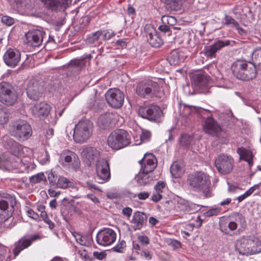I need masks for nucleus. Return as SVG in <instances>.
Returning <instances> with one entry per match:
<instances>
[{
	"mask_svg": "<svg viewBox=\"0 0 261 261\" xmlns=\"http://www.w3.org/2000/svg\"><path fill=\"white\" fill-rule=\"evenodd\" d=\"M100 34V37L104 41L110 40L111 38L115 36V33L114 32H110L109 30H99Z\"/></svg>",
	"mask_w": 261,
	"mask_h": 261,
	"instance_id": "obj_44",
	"label": "nucleus"
},
{
	"mask_svg": "<svg viewBox=\"0 0 261 261\" xmlns=\"http://www.w3.org/2000/svg\"><path fill=\"white\" fill-rule=\"evenodd\" d=\"M96 172L99 182L108 181L110 178V171L108 162L105 159H100L96 163Z\"/></svg>",
	"mask_w": 261,
	"mask_h": 261,
	"instance_id": "obj_17",
	"label": "nucleus"
},
{
	"mask_svg": "<svg viewBox=\"0 0 261 261\" xmlns=\"http://www.w3.org/2000/svg\"><path fill=\"white\" fill-rule=\"evenodd\" d=\"M44 6L51 9L57 10L58 9H66L71 3L72 0H40Z\"/></svg>",
	"mask_w": 261,
	"mask_h": 261,
	"instance_id": "obj_28",
	"label": "nucleus"
},
{
	"mask_svg": "<svg viewBox=\"0 0 261 261\" xmlns=\"http://www.w3.org/2000/svg\"><path fill=\"white\" fill-rule=\"evenodd\" d=\"M9 132L11 136L20 141L27 140L32 135L31 125L26 120L22 119L12 122L9 125Z\"/></svg>",
	"mask_w": 261,
	"mask_h": 261,
	"instance_id": "obj_5",
	"label": "nucleus"
},
{
	"mask_svg": "<svg viewBox=\"0 0 261 261\" xmlns=\"http://www.w3.org/2000/svg\"><path fill=\"white\" fill-rule=\"evenodd\" d=\"M106 99L109 105L112 108L118 109L124 102V94L117 88L110 89L105 94Z\"/></svg>",
	"mask_w": 261,
	"mask_h": 261,
	"instance_id": "obj_13",
	"label": "nucleus"
},
{
	"mask_svg": "<svg viewBox=\"0 0 261 261\" xmlns=\"http://www.w3.org/2000/svg\"><path fill=\"white\" fill-rule=\"evenodd\" d=\"M193 139L190 135L185 134L181 135L179 139V143L183 146H188L192 142Z\"/></svg>",
	"mask_w": 261,
	"mask_h": 261,
	"instance_id": "obj_43",
	"label": "nucleus"
},
{
	"mask_svg": "<svg viewBox=\"0 0 261 261\" xmlns=\"http://www.w3.org/2000/svg\"><path fill=\"white\" fill-rule=\"evenodd\" d=\"M100 37V34L99 33V31H97L89 35L87 38V40L89 43H94L96 41H98Z\"/></svg>",
	"mask_w": 261,
	"mask_h": 261,
	"instance_id": "obj_51",
	"label": "nucleus"
},
{
	"mask_svg": "<svg viewBox=\"0 0 261 261\" xmlns=\"http://www.w3.org/2000/svg\"><path fill=\"white\" fill-rule=\"evenodd\" d=\"M236 250L243 255H253L261 252V240L254 234H247L238 239Z\"/></svg>",
	"mask_w": 261,
	"mask_h": 261,
	"instance_id": "obj_1",
	"label": "nucleus"
},
{
	"mask_svg": "<svg viewBox=\"0 0 261 261\" xmlns=\"http://www.w3.org/2000/svg\"><path fill=\"white\" fill-rule=\"evenodd\" d=\"M72 182L67 178L62 176H59L55 188L66 189L72 185Z\"/></svg>",
	"mask_w": 261,
	"mask_h": 261,
	"instance_id": "obj_37",
	"label": "nucleus"
},
{
	"mask_svg": "<svg viewBox=\"0 0 261 261\" xmlns=\"http://www.w3.org/2000/svg\"><path fill=\"white\" fill-rule=\"evenodd\" d=\"M45 35V32L42 30H30L25 35L26 42L31 46L38 47L42 44Z\"/></svg>",
	"mask_w": 261,
	"mask_h": 261,
	"instance_id": "obj_22",
	"label": "nucleus"
},
{
	"mask_svg": "<svg viewBox=\"0 0 261 261\" xmlns=\"http://www.w3.org/2000/svg\"><path fill=\"white\" fill-rule=\"evenodd\" d=\"M147 217L144 213L137 211L134 213L131 223L134 230H139L145 224Z\"/></svg>",
	"mask_w": 261,
	"mask_h": 261,
	"instance_id": "obj_29",
	"label": "nucleus"
},
{
	"mask_svg": "<svg viewBox=\"0 0 261 261\" xmlns=\"http://www.w3.org/2000/svg\"><path fill=\"white\" fill-rule=\"evenodd\" d=\"M81 156L83 161L89 166L97 163L100 160L99 151L92 147L83 148Z\"/></svg>",
	"mask_w": 261,
	"mask_h": 261,
	"instance_id": "obj_18",
	"label": "nucleus"
},
{
	"mask_svg": "<svg viewBox=\"0 0 261 261\" xmlns=\"http://www.w3.org/2000/svg\"><path fill=\"white\" fill-rule=\"evenodd\" d=\"M138 254L146 260H150L152 257V253L146 249L138 252Z\"/></svg>",
	"mask_w": 261,
	"mask_h": 261,
	"instance_id": "obj_52",
	"label": "nucleus"
},
{
	"mask_svg": "<svg viewBox=\"0 0 261 261\" xmlns=\"http://www.w3.org/2000/svg\"><path fill=\"white\" fill-rule=\"evenodd\" d=\"M59 163L64 167L77 169L80 167V161L77 155L73 152L65 150L60 154Z\"/></svg>",
	"mask_w": 261,
	"mask_h": 261,
	"instance_id": "obj_9",
	"label": "nucleus"
},
{
	"mask_svg": "<svg viewBox=\"0 0 261 261\" xmlns=\"http://www.w3.org/2000/svg\"><path fill=\"white\" fill-rule=\"evenodd\" d=\"M223 22L225 25H232L235 28H238L239 25L238 22L231 16L225 15L223 19Z\"/></svg>",
	"mask_w": 261,
	"mask_h": 261,
	"instance_id": "obj_47",
	"label": "nucleus"
},
{
	"mask_svg": "<svg viewBox=\"0 0 261 261\" xmlns=\"http://www.w3.org/2000/svg\"><path fill=\"white\" fill-rule=\"evenodd\" d=\"M17 95L15 91L10 89L6 83L0 84V101L6 105H12L16 101Z\"/></svg>",
	"mask_w": 261,
	"mask_h": 261,
	"instance_id": "obj_14",
	"label": "nucleus"
},
{
	"mask_svg": "<svg viewBox=\"0 0 261 261\" xmlns=\"http://www.w3.org/2000/svg\"><path fill=\"white\" fill-rule=\"evenodd\" d=\"M220 208L215 207L213 208L209 211L206 212L204 215L206 217H212L213 216L217 215L220 212Z\"/></svg>",
	"mask_w": 261,
	"mask_h": 261,
	"instance_id": "obj_56",
	"label": "nucleus"
},
{
	"mask_svg": "<svg viewBox=\"0 0 261 261\" xmlns=\"http://www.w3.org/2000/svg\"><path fill=\"white\" fill-rule=\"evenodd\" d=\"M45 179L43 173H39L30 177V181L32 184H37Z\"/></svg>",
	"mask_w": 261,
	"mask_h": 261,
	"instance_id": "obj_45",
	"label": "nucleus"
},
{
	"mask_svg": "<svg viewBox=\"0 0 261 261\" xmlns=\"http://www.w3.org/2000/svg\"><path fill=\"white\" fill-rule=\"evenodd\" d=\"M116 238V233L114 230L110 228H105L97 233L96 241L101 246H107L113 244Z\"/></svg>",
	"mask_w": 261,
	"mask_h": 261,
	"instance_id": "obj_15",
	"label": "nucleus"
},
{
	"mask_svg": "<svg viewBox=\"0 0 261 261\" xmlns=\"http://www.w3.org/2000/svg\"><path fill=\"white\" fill-rule=\"evenodd\" d=\"M41 239L42 237L38 234L24 236L21 238L15 243V247L13 250L14 255L15 256L18 255L22 250L30 246L33 242Z\"/></svg>",
	"mask_w": 261,
	"mask_h": 261,
	"instance_id": "obj_16",
	"label": "nucleus"
},
{
	"mask_svg": "<svg viewBox=\"0 0 261 261\" xmlns=\"http://www.w3.org/2000/svg\"><path fill=\"white\" fill-rule=\"evenodd\" d=\"M162 194L158 192H156L154 190L151 197V200L153 202H157L159 200H160L162 198Z\"/></svg>",
	"mask_w": 261,
	"mask_h": 261,
	"instance_id": "obj_60",
	"label": "nucleus"
},
{
	"mask_svg": "<svg viewBox=\"0 0 261 261\" xmlns=\"http://www.w3.org/2000/svg\"><path fill=\"white\" fill-rule=\"evenodd\" d=\"M93 255L94 256L99 259L102 260L106 256V253L105 252H98V251H95L93 252Z\"/></svg>",
	"mask_w": 261,
	"mask_h": 261,
	"instance_id": "obj_63",
	"label": "nucleus"
},
{
	"mask_svg": "<svg viewBox=\"0 0 261 261\" xmlns=\"http://www.w3.org/2000/svg\"><path fill=\"white\" fill-rule=\"evenodd\" d=\"M36 210L38 212L40 213V217H45L46 215L47 214L45 212V206L42 204H37L36 205Z\"/></svg>",
	"mask_w": 261,
	"mask_h": 261,
	"instance_id": "obj_55",
	"label": "nucleus"
},
{
	"mask_svg": "<svg viewBox=\"0 0 261 261\" xmlns=\"http://www.w3.org/2000/svg\"><path fill=\"white\" fill-rule=\"evenodd\" d=\"M164 81L162 79L154 77L140 82L136 86V94L142 98H151L156 96L161 91Z\"/></svg>",
	"mask_w": 261,
	"mask_h": 261,
	"instance_id": "obj_2",
	"label": "nucleus"
},
{
	"mask_svg": "<svg viewBox=\"0 0 261 261\" xmlns=\"http://www.w3.org/2000/svg\"><path fill=\"white\" fill-rule=\"evenodd\" d=\"M70 66L75 67H81L84 64L83 59H74L70 61L69 63Z\"/></svg>",
	"mask_w": 261,
	"mask_h": 261,
	"instance_id": "obj_58",
	"label": "nucleus"
},
{
	"mask_svg": "<svg viewBox=\"0 0 261 261\" xmlns=\"http://www.w3.org/2000/svg\"><path fill=\"white\" fill-rule=\"evenodd\" d=\"M20 53L16 49H9L4 56L5 63L9 67H15L19 62Z\"/></svg>",
	"mask_w": 261,
	"mask_h": 261,
	"instance_id": "obj_25",
	"label": "nucleus"
},
{
	"mask_svg": "<svg viewBox=\"0 0 261 261\" xmlns=\"http://www.w3.org/2000/svg\"><path fill=\"white\" fill-rule=\"evenodd\" d=\"M151 137V134L150 132L143 130L142 132V134L140 136V141L138 143H136V145H139L142 142H145L148 141Z\"/></svg>",
	"mask_w": 261,
	"mask_h": 261,
	"instance_id": "obj_48",
	"label": "nucleus"
},
{
	"mask_svg": "<svg viewBox=\"0 0 261 261\" xmlns=\"http://www.w3.org/2000/svg\"><path fill=\"white\" fill-rule=\"evenodd\" d=\"M149 196V193L148 192H142L137 194V197L140 200H145Z\"/></svg>",
	"mask_w": 261,
	"mask_h": 261,
	"instance_id": "obj_64",
	"label": "nucleus"
},
{
	"mask_svg": "<svg viewBox=\"0 0 261 261\" xmlns=\"http://www.w3.org/2000/svg\"><path fill=\"white\" fill-rule=\"evenodd\" d=\"M139 242L143 245H147L149 243V239L145 235H141L138 237Z\"/></svg>",
	"mask_w": 261,
	"mask_h": 261,
	"instance_id": "obj_59",
	"label": "nucleus"
},
{
	"mask_svg": "<svg viewBox=\"0 0 261 261\" xmlns=\"http://www.w3.org/2000/svg\"><path fill=\"white\" fill-rule=\"evenodd\" d=\"M252 58L254 62L257 64L261 69V47H256L252 52Z\"/></svg>",
	"mask_w": 261,
	"mask_h": 261,
	"instance_id": "obj_38",
	"label": "nucleus"
},
{
	"mask_svg": "<svg viewBox=\"0 0 261 261\" xmlns=\"http://www.w3.org/2000/svg\"><path fill=\"white\" fill-rule=\"evenodd\" d=\"M237 152L239 154L240 159L243 160L248 163L250 167L253 165V157L252 152L244 147L238 148Z\"/></svg>",
	"mask_w": 261,
	"mask_h": 261,
	"instance_id": "obj_31",
	"label": "nucleus"
},
{
	"mask_svg": "<svg viewBox=\"0 0 261 261\" xmlns=\"http://www.w3.org/2000/svg\"><path fill=\"white\" fill-rule=\"evenodd\" d=\"M190 188L194 191L206 194L208 191L211 179L210 176L202 172L190 174L187 178Z\"/></svg>",
	"mask_w": 261,
	"mask_h": 261,
	"instance_id": "obj_4",
	"label": "nucleus"
},
{
	"mask_svg": "<svg viewBox=\"0 0 261 261\" xmlns=\"http://www.w3.org/2000/svg\"><path fill=\"white\" fill-rule=\"evenodd\" d=\"M75 240L77 243L82 246L86 245L87 241L85 237L82 236L81 234L76 233L73 234Z\"/></svg>",
	"mask_w": 261,
	"mask_h": 261,
	"instance_id": "obj_54",
	"label": "nucleus"
},
{
	"mask_svg": "<svg viewBox=\"0 0 261 261\" xmlns=\"http://www.w3.org/2000/svg\"><path fill=\"white\" fill-rule=\"evenodd\" d=\"M138 113L143 118L150 121L159 122L162 115V112L160 107L155 105L140 107Z\"/></svg>",
	"mask_w": 261,
	"mask_h": 261,
	"instance_id": "obj_10",
	"label": "nucleus"
},
{
	"mask_svg": "<svg viewBox=\"0 0 261 261\" xmlns=\"http://www.w3.org/2000/svg\"><path fill=\"white\" fill-rule=\"evenodd\" d=\"M27 94L30 99L37 100L41 96L42 88L35 80H31L28 84Z\"/></svg>",
	"mask_w": 261,
	"mask_h": 261,
	"instance_id": "obj_26",
	"label": "nucleus"
},
{
	"mask_svg": "<svg viewBox=\"0 0 261 261\" xmlns=\"http://www.w3.org/2000/svg\"><path fill=\"white\" fill-rule=\"evenodd\" d=\"M26 1L27 0H15V3L18 6L17 8H19V6L21 7L24 5L25 8L27 9L31 10L34 6V0L30 1V4L27 3Z\"/></svg>",
	"mask_w": 261,
	"mask_h": 261,
	"instance_id": "obj_49",
	"label": "nucleus"
},
{
	"mask_svg": "<svg viewBox=\"0 0 261 261\" xmlns=\"http://www.w3.org/2000/svg\"><path fill=\"white\" fill-rule=\"evenodd\" d=\"M150 173L142 170L135 177L137 183L141 186L149 184L153 180V176L149 174Z\"/></svg>",
	"mask_w": 261,
	"mask_h": 261,
	"instance_id": "obj_32",
	"label": "nucleus"
},
{
	"mask_svg": "<svg viewBox=\"0 0 261 261\" xmlns=\"http://www.w3.org/2000/svg\"><path fill=\"white\" fill-rule=\"evenodd\" d=\"M234 160L230 155L221 154L215 159V166L219 173L223 174L229 173L233 169Z\"/></svg>",
	"mask_w": 261,
	"mask_h": 261,
	"instance_id": "obj_11",
	"label": "nucleus"
},
{
	"mask_svg": "<svg viewBox=\"0 0 261 261\" xmlns=\"http://www.w3.org/2000/svg\"><path fill=\"white\" fill-rule=\"evenodd\" d=\"M139 163L142 166L141 170L147 172H151L156 168L157 160L155 156L152 153H146Z\"/></svg>",
	"mask_w": 261,
	"mask_h": 261,
	"instance_id": "obj_27",
	"label": "nucleus"
},
{
	"mask_svg": "<svg viewBox=\"0 0 261 261\" xmlns=\"http://www.w3.org/2000/svg\"><path fill=\"white\" fill-rule=\"evenodd\" d=\"M183 107L182 111L180 112V115L183 117L189 118L190 115H193L197 112V108L195 107L184 104L180 105V109Z\"/></svg>",
	"mask_w": 261,
	"mask_h": 261,
	"instance_id": "obj_35",
	"label": "nucleus"
},
{
	"mask_svg": "<svg viewBox=\"0 0 261 261\" xmlns=\"http://www.w3.org/2000/svg\"><path fill=\"white\" fill-rule=\"evenodd\" d=\"M9 119V114L6 109H0V125L7 123Z\"/></svg>",
	"mask_w": 261,
	"mask_h": 261,
	"instance_id": "obj_41",
	"label": "nucleus"
},
{
	"mask_svg": "<svg viewBox=\"0 0 261 261\" xmlns=\"http://www.w3.org/2000/svg\"><path fill=\"white\" fill-rule=\"evenodd\" d=\"M131 137L128 133L123 129H117L112 132L108 137L107 143L114 150L123 148L130 144Z\"/></svg>",
	"mask_w": 261,
	"mask_h": 261,
	"instance_id": "obj_6",
	"label": "nucleus"
},
{
	"mask_svg": "<svg viewBox=\"0 0 261 261\" xmlns=\"http://www.w3.org/2000/svg\"><path fill=\"white\" fill-rule=\"evenodd\" d=\"M169 63L171 65H176L178 64L181 61L180 58V53L177 51L171 52L169 57Z\"/></svg>",
	"mask_w": 261,
	"mask_h": 261,
	"instance_id": "obj_40",
	"label": "nucleus"
},
{
	"mask_svg": "<svg viewBox=\"0 0 261 261\" xmlns=\"http://www.w3.org/2000/svg\"><path fill=\"white\" fill-rule=\"evenodd\" d=\"M170 173L174 178L180 177L185 173L184 164L179 161L174 162L170 167Z\"/></svg>",
	"mask_w": 261,
	"mask_h": 261,
	"instance_id": "obj_30",
	"label": "nucleus"
},
{
	"mask_svg": "<svg viewBox=\"0 0 261 261\" xmlns=\"http://www.w3.org/2000/svg\"><path fill=\"white\" fill-rule=\"evenodd\" d=\"M5 147L16 156L19 158L25 157L29 154L30 149L23 146L12 138L5 137L3 139Z\"/></svg>",
	"mask_w": 261,
	"mask_h": 261,
	"instance_id": "obj_8",
	"label": "nucleus"
},
{
	"mask_svg": "<svg viewBox=\"0 0 261 261\" xmlns=\"http://www.w3.org/2000/svg\"><path fill=\"white\" fill-rule=\"evenodd\" d=\"M230 44V41L218 40L211 45L205 46L203 50L204 55L209 58L215 57L216 53L223 47Z\"/></svg>",
	"mask_w": 261,
	"mask_h": 261,
	"instance_id": "obj_23",
	"label": "nucleus"
},
{
	"mask_svg": "<svg viewBox=\"0 0 261 261\" xmlns=\"http://www.w3.org/2000/svg\"><path fill=\"white\" fill-rule=\"evenodd\" d=\"M2 21L3 23L8 26H11L14 23V19L8 16H4L2 18Z\"/></svg>",
	"mask_w": 261,
	"mask_h": 261,
	"instance_id": "obj_57",
	"label": "nucleus"
},
{
	"mask_svg": "<svg viewBox=\"0 0 261 261\" xmlns=\"http://www.w3.org/2000/svg\"><path fill=\"white\" fill-rule=\"evenodd\" d=\"M232 73L237 79L249 81L255 78L257 70L254 63L245 60H238L231 65Z\"/></svg>",
	"mask_w": 261,
	"mask_h": 261,
	"instance_id": "obj_3",
	"label": "nucleus"
},
{
	"mask_svg": "<svg viewBox=\"0 0 261 261\" xmlns=\"http://www.w3.org/2000/svg\"><path fill=\"white\" fill-rule=\"evenodd\" d=\"M15 204V200L14 197L9 196L6 199L0 200V210L3 212H5L9 208V206H10V211H12Z\"/></svg>",
	"mask_w": 261,
	"mask_h": 261,
	"instance_id": "obj_34",
	"label": "nucleus"
},
{
	"mask_svg": "<svg viewBox=\"0 0 261 261\" xmlns=\"http://www.w3.org/2000/svg\"><path fill=\"white\" fill-rule=\"evenodd\" d=\"M245 219L242 215H238L234 221H230L228 219L222 218L219 221L220 230L226 234H229L230 231L237 229L239 224L244 228L245 226Z\"/></svg>",
	"mask_w": 261,
	"mask_h": 261,
	"instance_id": "obj_12",
	"label": "nucleus"
},
{
	"mask_svg": "<svg viewBox=\"0 0 261 261\" xmlns=\"http://www.w3.org/2000/svg\"><path fill=\"white\" fill-rule=\"evenodd\" d=\"M116 115L112 113H107L101 115L98 119V123L101 125L103 128L108 126L110 123L113 122Z\"/></svg>",
	"mask_w": 261,
	"mask_h": 261,
	"instance_id": "obj_33",
	"label": "nucleus"
},
{
	"mask_svg": "<svg viewBox=\"0 0 261 261\" xmlns=\"http://www.w3.org/2000/svg\"><path fill=\"white\" fill-rule=\"evenodd\" d=\"M204 132L213 137H219L223 132V129L218 122L213 118H206L203 125Z\"/></svg>",
	"mask_w": 261,
	"mask_h": 261,
	"instance_id": "obj_20",
	"label": "nucleus"
},
{
	"mask_svg": "<svg viewBox=\"0 0 261 261\" xmlns=\"http://www.w3.org/2000/svg\"><path fill=\"white\" fill-rule=\"evenodd\" d=\"M145 33L147 41L154 47L161 46L163 41L158 35L154 28L151 24H146L144 28Z\"/></svg>",
	"mask_w": 261,
	"mask_h": 261,
	"instance_id": "obj_21",
	"label": "nucleus"
},
{
	"mask_svg": "<svg viewBox=\"0 0 261 261\" xmlns=\"http://www.w3.org/2000/svg\"><path fill=\"white\" fill-rule=\"evenodd\" d=\"M201 207V205L194 204L180 197H178L176 200L175 208L177 211L194 213L200 210Z\"/></svg>",
	"mask_w": 261,
	"mask_h": 261,
	"instance_id": "obj_19",
	"label": "nucleus"
},
{
	"mask_svg": "<svg viewBox=\"0 0 261 261\" xmlns=\"http://www.w3.org/2000/svg\"><path fill=\"white\" fill-rule=\"evenodd\" d=\"M258 186L257 185H255L254 186L251 187L249 190L246 191L243 194L238 196L237 198L238 201L240 202L244 200L245 198L249 196L254 191L255 188H257Z\"/></svg>",
	"mask_w": 261,
	"mask_h": 261,
	"instance_id": "obj_42",
	"label": "nucleus"
},
{
	"mask_svg": "<svg viewBox=\"0 0 261 261\" xmlns=\"http://www.w3.org/2000/svg\"><path fill=\"white\" fill-rule=\"evenodd\" d=\"M158 29L160 31L164 33H168V35H170L171 34V31L169 26L166 24L160 25Z\"/></svg>",
	"mask_w": 261,
	"mask_h": 261,
	"instance_id": "obj_61",
	"label": "nucleus"
},
{
	"mask_svg": "<svg viewBox=\"0 0 261 261\" xmlns=\"http://www.w3.org/2000/svg\"><path fill=\"white\" fill-rule=\"evenodd\" d=\"M75 250L80 255V257L83 261H91V258L88 254V251L84 247L77 248L75 247Z\"/></svg>",
	"mask_w": 261,
	"mask_h": 261,
	"instance_id": "obj_39",
	"label": "nucleus"
},
{
	"mask_svg": "<svg viewBox=\"0 0 261 261\" xmlns=\"http://www.w3.org/2000/svg\"><path fill=\"white\" fill-rule=\"evenodd\" d=\"M92 123L87 119L82 120L75 125L73 133L74 140L83 143L88 140L92 134Z\"/></svg>",
	"mask_w": 261,
	"mask_h": 261,
	"instance_id": "obj_7",
	"label": "nucleus"
},
{
	"mask_svg": "<svg viewBox=\"0 0 261 261\" xmlns=\"http://www.w3.org/2000/svg\"><path fill=\"white\" fill-rule=\"evenodd\" d=\"M195 85L200 88L204 89L208 86V80L203 75L197 74L194 77Z\"/></svg>",
	"mask_w": 261,
	"mask_h": 261,
	"instance_id": "obj_36",
	"label": "nucleus"
},
{
	"mask_svg": "<svg viewBox=\"0 0 261 261\" xmlns=\"http://www.w3.org/2000/svg\"><path fill=\"white\" fill-rule=\"evenodd\" d=\"M26 212H27V215L30 218L35 220L36 221H41V217H40L38 213H37L36 212H35L32 209L27 208Z\"/></svg>",
	"mask_w": 261,
	"mask_h": 261,
	"instance_id": "obj_50",
	"label": "nucleus"
},
{
	"mask_svg": "<svg viewBox=\"0 0 261 261\" xmlns=\"http://www.w3.org/2000/svg\"><path fill=\"white\" fill-rule=\"evenodd\" d=\"M166 186L165 182L162 181H158L156 184L154 186V190L162 194L163 190L165 189Z\"/></svg>",
	"mask_w": 261,
	"mask_h": 261,
	"instance_id": "obj_53",
	"label": "nucleus"
},
{
	"mask_svg": "<svg viewBox=\"0 0 261 261\" xmlns=\"http://www.w3.org/2000/svg\"><path fill=\"white\" fill-rule=\"evenodd\" d=\"M133 210L129 207H126L122 209V213L125 216L129 218L132 215Z\"/></svg>",
	"mask_w": 261,
	"mask_h": 261,
	"instance_id": "obj_62",
	"label": "nucleus"
},
{
	"mask_svg": "<svg viewBox=\"0 0 261 261\" xmlns=\"http://www.w3.org/2000/svg\"><path fill=\"white\" fill-rule=\"evenodd\" d=\"M59 176L56 175L52 171L48 173L47 178L51 187H55Z\"/></svg>",
	"mask_w": 261,
	"mask_h": 261,
	"instance_id": "obj_46",
	"label": "nucleus"
},
{
	"mask_svg": "<svg viewBox=\"0 0 261 261\" xmlns=\"http://www.w3.org/2000/svg\"><path fill=\"white\" fill-rule=\"evenodd\" d=\"M50 109V106L43 101L35 103L31 108V111L35 117L42 119L48 116Z\"/></svg>",
	"mask_w": 261,
	"mask_h": 261,
	"instance_id": "obj_24",
	"label": "nucleus"
}]
</instances>
